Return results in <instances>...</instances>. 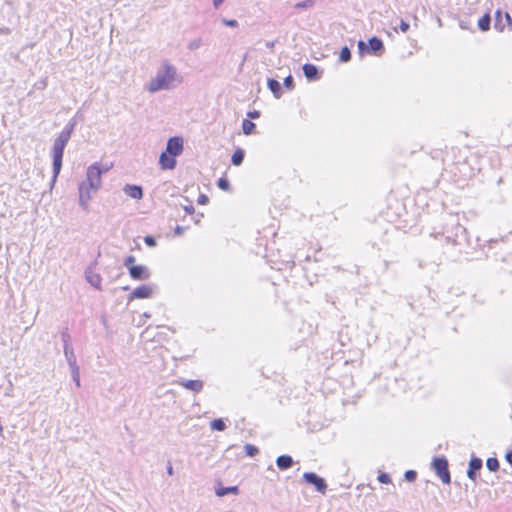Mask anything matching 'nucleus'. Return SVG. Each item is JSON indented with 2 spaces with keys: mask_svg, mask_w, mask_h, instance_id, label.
I'll list each match as a JSON object with an SVG mask.
<instances>
[{
  "mask_svg": "<svg viewBox=\"0 0 512 512\" xmlns=\"http://www.w3.org/2000/svg\"><path fill=\"white\" fill-rule=\"evenodd\" d=\"M224 0H213V5L215 8H218Z\"/></svg>",
  "mask_w": 512,
  "mask_h": 512,
  "instance_id": "a18cd8bd",
  "label": "nucleus"
},
{
  "mask_svg": "<svg viewBox=\"0 0 512 512\" xmlns=\"http://www.w3.org/2000/svg\"><path fill=\"white\" fill-rule=\"evenodd\" d=\"M303 73L308 80H317L319 78L318 68L313 64H304Z\"/></svg>",
  "mask_w": 512,
  "mask_h": 512,
  "instance_id": "4468645a",
  "label": "nucleus"
},
{
  "mask_svg": "<svg viewBox=\"0 0 512 512\" xmlns=\"http://www.w3.org/2000/svg\"><path fill=\"white\" fill-rule=\"evenodd\" d=\"M151 294H152V288L148 285H142L133 290L130 298L131 299H134V298L144 299V298L150 297Z\"/></svg>",
  "mask_w": 512,
  "mask_h": 512,
  "instance_id": "9b49d317",
  "label": "nucleus"
},
{
  "mask_svg": "<svg viewBox=\"0 0 512 512\" xmlns=\"http://www.w3.org/2000/svg\"><path fill=\"white\" fill-rule=\"evenodd\" d=\"M245 451L248 456L253 457L258 453L259 450L256 446H254L252 444H246Z\"/></svg>",
  "mask_w": 512,
  "mask_h": 512,
  "instance_id": "cd10ccee",
  "label": "nucleus"
},
{
  "mask_svg": "<svg viewBox=\"0 0 512 512\" xmlns=\"http://www.w3.org/2000/svg\"><path fill=\"white\" fill-rule=\"evenodd\" d=\"M229 182L227 179L225 178H220L218 180V187L221 188L222 190H228L229 189Z\"/></svg>",
  "mask_w": 512,
  "mask_h": 512,
  "instance_id": "2f4dec72",
  "label": "nucleus"
},
{
  "mask_svg": "<svg viewBox=\"0 0 512 512\" xmlns=\"http://www.w3.org/2000/svg\"><path fill=\"white\" fill-rule=\"evenodd\" d=\"M505 18L509 26H512V18L509 13H505Z\"/></svg>",
  "mask_w": 512,
  "mask_h": 512,
  "instance_id": "c03bdc74",
  "label": "nucleus"
},
{
  "mask_svg": "<svg viewBox=\"0 0 512 512\" xmlns=\"http://www.w3.org/2000/svg\"><path fill=\"white\" fill-rule=\"evenodd\" d=\"M303 479L306 483L314 485L316 490L321 493H325L327 485L323 478L319 477L313 472H306L303 474Z\"/></svg>",
  "mask_w": 512,
  "mask_h": 512,
  "instance_id": "423d86ee",
  "label": "nucleus"
},
{
  "mask_svg": "<svg viewBox=\"0 0 512 512\" xmlns=\"http://www.w3.org/2000/svg\"><path fill=\"white\" fill-rule=\"evenodd\" d=\"M211 429L216 431H223L226 428V425L222 419H214L210 423Z\"/></svg>",
  "mask_w": 512,
  "mask_h": 512,
  "instance_id": "5701e85b",
  "label": "nucleus"
},
{
  "mask_svg": "<svg viewBox=\"0 0 512 512\" xmlns=\"http://www.w3.org/2000/svg\"><path fill=\"white\" fill-rule=\"evenodd\" d=\"M144 242L147 246L149 247H154L156 246V240L153 236L151 235H147L144 237Z\"/></svg>",
  "mask_w": 512,
  "mask_h": 512,
  "instance_id": "7c9ffc66",
  "label": "nucleus"
},
{
  "mask_svg": "<svg viewBox=\"0 0 512 512\" xmlns=\"http://www.w3.org/2000/svg\"><path fill=\"white\" fill-rule=\"evenodd\" d=\"M72 373V378L77 386H80V373H79V367H73L70 368Z\"/></svg>",
  "mask_w": 512,
  "mask_h": 512,
  "instance_id": "c85d7f7f",
  "label": "nucleus"
},
{
  "mask_svg": "<svg viewBox=\"0 0 512 512\" xmlns=\"http://www.w3.org/2000/svg\"><path fill=\"white\" fill-rule=\"evenodd\" d=\"M179 384L193 392H200L203 389V382L201 380H181Z\"/></svg>",
  "mask_w": 512,
  "mask_h": 512,
  "instance_id": "ddd939ff",
  "label": "nucleus"
},
{
  "mask_svg": "<svg viewBox=\"0 0 512 512\" xmlns=\"http://www.w3.org/2000/svg\"><path fill=\"white\" fill-rule=\"evenodd\" d=\"M482 468V460L477 457H472L469 462V468L467 471V476L469 479L475 481L476 472Z\"/></svg>",
  "mask_w": 512,
  "mask_h": 512,
  "instance_id": "1a4fd4ad",
  "label": "nucleus"
},
{
  "mask_svg": "<svg viewBox=\"0 0 512 512\" xmlns=\"http://www.w3.org/2000/svg\"><path fill=\"white\" fill-rule=\"evenodd\" d=\"M276 465L280 470H286L293 465V459L289 455H281L276 459Z\"/></svg>",
  "mask_w": 512,
  "mask_h": 512,
  "instance_id": "f3484780",
  "label": "nucleus"
},
{
  "mask_svg": "<svg viewBox=\"0 0 512 512\" xmlns=\"http://www.w3.org/2000/svg\"><path fill=\"white\" fill-rule=\"evenodd\" d=\"M488 470L495 472L499 469V462L496 458H488L486 461Z\"/></svg>",
  "mask_w": 512,
  "mask_h": 512,
  "instance_id": "393cba45",
  "label": "nucleus"
},
{
  "mask_svg": "<svg viewBox=\"0 0 512 512\" xmlns=\"http://www.w3.org/2000/svg\"><path fill=\"white\" fill-rule=\"evenodd\" d=\"M378 481L382 484H388L390 482V476L387 473H381L378 476Z\"/></svg>",
  "mask_w": 512,
  "mask_h": 512,
  "instance_id": "72a5a7b5",
  "label": "nucleus"
},
{
  "mask_svg": "<svg viewBox=\"0 0 512 512\" xmlns=\"http://www.w3.org/2000/svg\"><path fill=\"white\" fill-rule=\"evenodd\" d=\"M167 473H168L169 475H173V467H172L171 465H169V466L167 467Z\"/></svg>",
  "mask_w": 512,
  "mask_h": 512,
  "instance_id": "09e8293b",
  "label": "nucleus"
},
{
  "mask_svg": "<svg viewBox=\"0 0 512 512\" xmlns=\"http://www.w3.org/2000/svg\"><path fill=\"white\" fill-rule=\"evenodd\" d=\"M339 59L342 62H348L351 59V51L347 46L341 49Z\"/></svg>",
  "mask_w": 512,
  "mask_h": 512,
  "instance_id": "b1692460",
  "label": "nucleus"
},
{
  "mask_svg": "<svg viewBox=\"0 0 512 512\" xmlns=\"http://www.w3.org/2000/svg\"><path fill=\"white\" fill-rule=\"evenodd\" d=\"M400 29L402 32H407L409 29V24L407 22H405L404 20H401Z\"/></svg>",
  "mask_w": 512,
  "mask_h": 512,
  "instance_id": "58836bf2",
  "label": "nucleus"
},
{
  "mask_svg": "<svg viewBox=\"0 0 512 512\" xmlns=\"http://www.w3.org/2000/svg\"><path fill=\"white\" fill-rule=\"evenodd\" d=\"M183 150V139L181 137H172L168 140L166 151L171 156H178Z\"/></svg>",
  "mask_w": 512,
  "mask_h": 512,
  "instance_id": "0eeeda50",
  "label": "nucleus"
},
{
  "mask_svg": "<svg viewBox=\"0 0 512 512\" xmlns=\"http://www.w3.org/2000/svg\"><path fill=\"white\" fill-rule=\"evenodd\" d=\"M404 477L407 481L413 482L417 477V473L414 470H407Z\"/></svg>",
  "mask_w": 512,
  "mask_h": 512,
  "instance_id": "c756f323",
  "label": "nucleus"
},
{
  "mask_svg": "<svg viewBox=\"0 0 512 512\" xmlns=\"http://www.w3.org/2000/svg\"><path fill=\"white\" fill-rule=\"evenodd\" d=\"M87 281L95 288H100L101 277L98 274L93 273L92 271L86 272Z\"/></svg>",
  "mask_w": 512,
  "mask_h": 512,
  "instance_id": "6ab92c4d",
  "label": "nucleus"
},
{
  "mask_svg": "<svg viewBox=\"0 0 512 512\" xmlns=\"http://www.w3.org/2000/svg\"><path fill=\"white\" fill-rule=\"evenodd\" d=\"M64 354L69 367H77L76 356L74 354L73 348L66 341H64Z\"/></svg>",
  "mask_w": 512,
  "mask_h": 512,
  "instance_id": "2eb2a0df",
  "label": "nucleus"
},
{
  "mask_svg": "<svg viewBox=\"0 0 512 512\" xmlns=\"http://www.w3.org/2000/svg\"><path fill=\"white\" fill-rule=\"evenodd\" d=\"M248 116L250 118L255 119V118H258L260 116V113H259V111H251V112L248 113Z\"/></svg>",
  "mask_w": 512,
  "mask_h": 512,
  "instance_id": "a19ab883",
  "label": "nucleus"
},
{
  "mask_svg": "<svg viewBox=\"0 0 512 512\" xmlns=\"http://www.w3.org/2000/svg\"><path fill=\"white\" fill-rule=\"evenodd\" d=\"M244 160V151L242 149H237L231 158L232 164L235 166H239L242 164Z\"/></svg>",
  "mask_w": 512,
  "mask_h": 512,
  "instance_id": "aec40b11",
  "label": "nucleus"
},
{
  "mask_svg": "<svg viewBox=\"0 0 512 512\" xmlns=\"http://www.w3.org/2000/svg\"><path fill=\"white\" fill-rule=\"evenodd\" d=\"M183 83V77L177 68L169 61H162L153 78L148 82L146 89L150 93L162 90H173Z\"/></svg>",
  "mask_w": 512,
  "mask_h": 512,
  "instance_id": "f257e3e1",
  "label": "nucleus"
},
{
  "mask_svg": "<svg viewBox=\"0 0 512 512\" xmlns=\"http://www.w3.org/2000/svg\"><path fill=\"white\" fill-rule=\"evenodd\" d=\"M314 0H304L295 4L297 9H310L314 6Z\"/></svg>",
  "mask_w": 512,
  "mask_h": 512,
  "instance_id": "bb28decb",
  "label": "nucleus"
},
{
  "mask_svg": "<svg viewBox=\"0 0 512 512\" xmlns=\"http://www.w3.org/2000/svg\"><path fill=\"white\" fill-rule=\"evenodd\" d=\"M433 469L443 483L449 484L451 476L448 469V461L445 457H437L432 462Z\"/></svg>",
  "mask_w": 512,
  "mask_h": 512,
  "instance_id": "20e7f679",
  "label": "nucleus"
},
{
  "mask_svg": "<svg viewBox=\"0 0 512 512\" xmlns=\"http://www.w3.org/2000/svg\"><path fill=\"white\" fill-rule=\"evenodd\" d=\"M183 231H184V228H183V227H181V226H177V227L175 228V233H176V234H181V233H183Z\"/></svg>",
  "mask_w": 512,
  "mask_h": 512,
  "instance_id": "49530a36",
  "label": "nucleus"
},
{
  "mask_svg": "<svg viewBox=\"0 0 512 512\" xmlns=\"http://www.w3.org/2000/svg\"><path fill=\"white\" fill-rule=\"evenodd\" d=\"M124 193L132 199L140 200L143 197L141 186L127 184L123 188Z\"/></svg>",
  "mask_w": 512,
  "mask_h": 512,
  "instance_id": "9d476101",
  "label": "nucleus"
},
{
  "mask_svg": "<svg viewBox=\"0 0 512 512\" xmlns=\"http://www.w3.org/2000/svg\"><path fill=\"white\" fill-rule=\"evenodd\" d=\"M208 202V197L204 194H201L199 197H198V203L199 204H206Z\"/></svg>",
  "mask_w": 512,
  "mask_h": 512,
  "instance_id": "ea45409f",
  "label": "nucleus"
},
{
  "mask_svg": "<svg viewBox=\"0 0 512 512\" xmlns=\"http://www.w3.org/2000/svg\"><path fill=\"white\" fill-rule=\"evenodd\" d=\"M255 127V123L250 120L245 119L242 122L243 133L246 135H250L254 131Z\"/></svg>",
  "mask_w": 512,
  "mask_h": 512,
  "instance_id": "4be33fe9",
  "label": "nucleus"
},
{
  "mask_svg": "<svg viewBox=\"0 0 512 512\" xmlns=\"http://www.w3.org/2000/svg\"><path fill=\"white\" fill-rule=\"evenodd\" d=\"M134 262H135V257L130 255L128 256L125 261H124V265L130 270V267L131 266H135L134 265Z\"/></svg>",
  "mask_w": 512,
  "mask_h": 512,
  "instance_id": "c9c22d12",
  "label": "nucleus"
},
{
  "mask_svg": "<svg viewBox=\"0 0 512 512\" xmlns=\"http://www.w3.org/2000/svg\"><path fill=\"white\" fill-rule=\"evenodd\" d=\"M75 127V122H72L70 123L69 125H67L63 130L62 132H68V139L70 140V137H71V134H72V131Z\"/></svg>",
  "mask_w": 512,
  "mask_h": 512,
  "instance_id": "e433bc0d",
  "label": "nucleus"
},
{
  "mask_svg": "<svg viewBox=\"0 0 512 512\" xmlns=\"http://www.w3.org/2000/svg\"><path fill=\"white\" fill-rule=\"evenodd\" d=\"M267 85H268V88L271 90V92L273 93V95L276 98H280L281 97V95H282V88H281L280 83L277 80L272 79V78L268 79Z\"/></svg>",
  "mask_w": 512,
  "mask_h": 512,
  "instance_id": "a211bd4d",
  "label": "nucleus"
},
{
  "mask_svg": "<svg viewBox=\"0 0 512 512\" xmlns=\"http://www.w3.org/2000/svg\"><path fill=\"white\" fill-rule=\"evenodd\" d=\"M184 210L188 213V214H193L195 209L193 207V205L191 203L189 204H186V205H182Z\"/></svg>",
  "mask_w": 512,
  "mask_h": 512,
  "instance_id": "4c0bfd02",
  "label": "nucleus"
},
{
  "mask_svg": "<svg viewBox=\"0 0 512 512\" xmlns=\"http://www.w3.org/2000/svg\"><path fill=\"white\" fill-rule=\"evenodd\" d=\"M266 47L272 49L274 47V42H267Z\"/></svg>",
  "mask_w": 512,
  "mask_h": 512,
  "instance_id": "8fccbe9b",
  "label": "nucleus"
},
{
  "mask_svg": "<svg viewBox=\"0 0 512 512\" xmlns=\"http://www.w3.org/2000/svg\"><path fill=\"white\" fill-rule=\"evenodd\" d=\"M102 169L94 163L87 169V179L79 185V204L86 210L91 199V192H96L101 186Z\"/></svg>",
  "mask_w": 512,
  "mask_h": 512,
  "instance_id": "f03ea898",
  "label": "nucleus"
},
{
  "mask_svg": "<svg viewBox=\"0 0 512 512\" xmlns=\"http://www.w3.org/2000/svg\"><path fill=\"white\" fill-rule=\"evenodd\" d=\"M284 86L288 89H291L293 88L294 86V80H293V77L291 75H288L285 79H284Z\"/></svg>",
  "mask_w": 512,
  "mask_h": 512,
  "instance_id": "473e14b6",
  "label": "nucleus"
},
{
  "mask_svg": "<svg viewBox=\"0 0 512 512\" xmlns=\"http://www.w3.org/2000/svg\"><path fill=\"white\" fill-rule=\"evenodd\" d=\"M10 33V29L7 27H0V34L7 35Z\"/></svg>",
  "mask_w": 512,
  "mask_h": 512,
  "instance_id": "37998d69",
  "label": "nucleus"
},
{
  "mask_svg": "<svg viewBox=\"0 0 512 512\" xmlns=\"http://www.w3.org/2000/svg\"><path fill=\"white\" fill-rule=\"evenodd\" d=\"M222 23L225 25V26H229V27H237L238 26V22L235 20V19H222Z\"/></svg>",
  "mask_w": 512,
  "mask_h": 512,
  "instance_id": "f704fd0d",
  "label": "nucleus"
},
{
  "mask_svg": "<svg viewBox=\"0 0 512 512\" xmlns=\"http://www.w3.org/2000/svg\"><path fill=\"white\" fill-rule=\"evenodd\" d=\"M358 48L360 53L367 50L370 53L377 54L379 51L383 50V42L381 39L374 36L369 39L368 45L364 41L360 40L358 42Z\"/></svg>",
  "mask_w": 512,
  "mask_h": 512,
  "instance_id": "39448f33",
  "label": "nucleus"
},
{
  "mask_svg": "<svg viewBox=\"0 0 512 512\" xmlns=\"http://www.w3.org/2000/svg\"><path fill=\"white\" fill-rule=\"evenodd\" d=\"M215 494L218 497H223L228 494L238 495L239 488L238 486L223 487L219 484L218 486L215 487Z\"/></svg>",
  "mask_w": 512,
  "mask_h": 512,
  "instance_id": "dca6fc26",
  "label": "nucleus"
},
{
  "mask_svg": "<svg viewBox=\"0 0 512 512\" xmlns=\"http://www.w3.org/2000/svg\"><path fill=\"white\" fill-rule=\"evenodd\" d=\"M495 28H496L497 30H499V31H502V30H503V26L501 25V23H499V21H498V22H497V21L495 22Z\"/></svg>",
  "mask_w": 512,
  "mask_h": 512,
  "instance_id": "de8ad7c7",
  "label": "nucleus"
},
{
  "mask_svg": "<svg viewBox=\"0 0 512 512\" xmlns=\"http://www.w3.org/2000/svg\"><path fill=\"white\" fill-rule=\"evenodd\" d=\"M505 458H506V461H507L509 464H511V465H512V450H511V451H509V452H507V454H506Z\"/></svg>",
  "mask_w": 512,
  "mask_h": 512,
  "instance_id": "79ce46f5",
  "label": "nucleus"
},
{
  "mask_svg": "<svg viewBox=\"0 0 512 512\" xmlns=\"http://www.w3.org/2000/svg\"><path fill=\"white\" fill-rule=\"evenodd\" d=\"M159 162L163 169H173L176 165L175 156H171L167 152L161 153Z\"/></svg>",
  "mask_w": 512,
  "mask_h": 512,
  "instance_id": "f8f14e48",
  "label": "nucleus"
},
{
  "mask_svg": "<svg viewBox=\"0 0 512 512\" xmlns=\"http://www.w3.org/2000/svg\"><path fill=\"white\" fill-rule=\"evenodd\" d=\"M69 142L68 132H61L59 136L55 139L52 154H53V180L55 181L57 176L59 175L62 167V159L64 154V149Z\"/></svg>",
  "mask_w": 512,
  "mask_h": 512,
  "instance_id": "7ed1b4c3",
  "label": "nucleus"
},
{
  "mask_svg": "<svg viewBox=\"0 0 512 512\" xmlns=\"http://www.w3.org/2000/svg\"><path fill=\"white\" fill-rule=\"evenodd\" d=\"M130 276L135 280H145L149 278V271L143 265L131 266L129 270Z\"/></svg>",
  "mask_w": 512,
  "mask_h": 512,
  "instance_id": "6e6552de",
  "label": "nucleus"
},
{
  "mask_svg": "<svg viewBox=\"0 0 512 512\" xmlns=\"http://www.w3.org/2000/svg\"><path fill=\"white\" fill-rule=\"evenodd\" d=\"M203 42H202V39L201 38H195V39H192L189 43H188V46L187 48L190 50V51H195L197 49H199L201 46H202Z\"/></svg>",
  "mask_w": 512,
  "mask_h": 512,
  "instance_id": "a878e982",
  "label": "nucleus"
},
{
  "mask_svg": "<svg viewBox=\"0 0 512 512\" xmlns=\"http://www.w3.org/2000/svg\"><path fill=\"white\" fill-rule=\"evenodd\" d=\"M491 18L488 14L482 16L478 21V27L482 31H487L490 28Z\"/></svg>",
  "mask_w": 512,
  "mask_h": 512,
  "instance_id": "412c9836",
  "label": "nucleus"
},
{
  "mask_svg": "<svg viewBox=\"0 0 512 512\" xmlns=\"http://www.w3.org/2000/svg\"><path fill=\"white\" fill-rule=\"evenodd\" d=\"M500 17H501V12H500V11H497V12H496V21H497V22L499 21Z\"/></svg>",
  "mask_w": 512,
  "mask_h": 512,
  "instance_id": "3c124183",
  "label": "nucleus"
}]
</instances>
